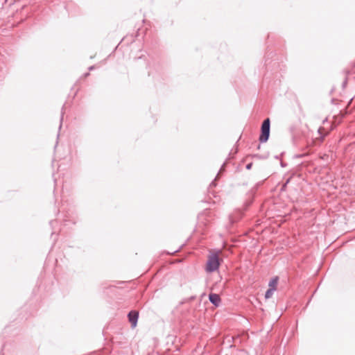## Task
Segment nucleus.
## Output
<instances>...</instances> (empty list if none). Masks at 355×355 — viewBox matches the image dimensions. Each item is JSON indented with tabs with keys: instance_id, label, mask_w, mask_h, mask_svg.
Returning a JSON list of instances; mask_svg holds the SVG:
<instances>
[{
	"instance_id": "obj_1",
	"label": "nucleus",
	"mask_w": 355,
	"mask_h": 355,
	"mask_svg": "<svg viewBox=\"0 0 355 355\" xmlns=\"http://www.w3.org/2000/svg\"><path fill=\"white\" fill-rule=\"evenodd\" d=\"M220 266V261L218 252L212 253L208 257L206 264V271L213 272L218 269Z\"/></svg>"
},
{
	"instance_id": "obj_2",
	"label": "nucleus",
	"mask_w": 355,
	"mask_h": 355,
	"mask_svg": "<svg viewBox=\"0 0 355 355\" xmlns=\"http://www.w3.org/2000/svg\"><path fill=\"white\" fill-rule=\"evenodd\" d=\"M270 132V120L269 118H266L263 120L261 126V133L259 138L260 143H265L268 140Z\"/></svg>"
},
{
	"instance_id": "obj_3",
	"label": "nucleus",
	"mask_w": 355,
	"mask_h": 355,
	"mask_svg": "<svg viewBox=\"0 0 355 355\" xmlns=\"http://www.w3.org/2000/svg\"><path fill=\"white\" fill-rule=\"evenodd\" d=\"M77 216L76 214L72 211L69 210L64 214L63 216V223L64 225H68L69 223H71L73 225L76 224L77 222Z\"/></svg>"
},
{
	"instance_id": "obj_4",
	"label": "nucleus",
	"mask_w": 355,
	"mask_h": 355,
	"mask_svg": "<svg viewBox=\"0 0 355 355\" xmlns=\"http://www.w3.org/2000/svg\"><path fill=\"white\" fill-rule=\"evenodd\" d=\"M128 318L129 322L131 324L132 327H135L137 324V320L139 318V313L137 311H131L128 314Z\"/></svg>"
},
{
	"instance_id": "obj_5",
	"label": "nucleus",
	"mask_w": 355,
	"mask_h": 355,
	"mask_svg": "<svg viewBox=\"0 0 355 355\" xmlns=\"http://www.w3.org/2000/svg\"><path fill=\"white\" fill-rule=\"evenodd\" d=\"M209 300L215 306H219L221 302L219 295L216 293H210L209 295Z\"/></svg>"
},
{
	"instance_id": "obj_6",
	"label": "nucleus",
	"mask_w": 355,
	"mask_h": 355,
	"mask_svg": "<svg viewBox=\"0 0 355 355\" xmlns=\"http://www.w3.org/2000/svg\"><path fill=\"white\" fill-rule=\"evenodd\" d=\"M278 281H279V277L277 276L272 277L269 282V284H268L269 288H273L275 291H276Z\"/></svg>"
},
{
	"instance_id": "obj_7",
	"label": "nucleus",
	"mask_w": 355,
	"mask_h": 355,
	"mask_svg": "<svg viewBox=\"0 0 355 355\" xmlns=\"http://www.w3.org/2000/svg\"><path fill=\"white\" fill-rule=\"evenodd\" d=\"M275 290L273 288H268L265 293V298L269 299L272 297Z\"/></svg>"
},
{
	"instance_id": "obj_8",
	"label": "nucleus",
	"mask_w": 355,
	"mask_h": 355,
	"mask_svg": "<svg viewBox=\"0 0 355 355\" xmlns=\"http://www.w3.org/2000/svg\"><path fill=\"white\" fill-rule=\"evenodd\" d=\"M225 164V163L223 164V166H221V168H220V171H219L218 173L217 174V175H216V178H215V179H216V178L218 177L219 173H220V171H222L224 169ZM215 180H213V181L211 182V184H210V186H211V187H212V186H215V185H216V184H215Z\"/></svg>"
},
{
	"instance_id": "obj_9",
	"label": "nucleus",
	"mask_w": 355,
	"mask_h": 355,
	"mask_svg": "<svg viewBox=\"0 0 355 355\" xmlns=\"http://www.w3.org/2000/svg\"><path fill=\"white\" fill-rule=\"evenodd\" d=\"M64 105H63L62 107V113H61V116H60V124L59 126V129H60L62 127V121L63 119V115H64Z\"/></svg>"
},
{
	"instance_id": "obj_10",
	"label": "nucleus",
	"mask_w": 355,
	"mask_h": 355,
	"mask_svg": "<svg viewBox=\"0 0 355 355\" xmlns=\"http://www.w3.org/2000/svg\"><path fill=\"white\" fill-rule=\"evenodd\" d=\"M306 155V154L302 153V154H297L294 156L295 158H302Z\"/></svg>"
},
{
	"instance_id": "obj_11",
	"label": "nucleus",
	"mask_w": 355,
	"mask_h": 355,
	"mask_svg": "<svg viewBox=\"0 0 355 355\" xmlns=\"http://www.w3.org/2000/svg\"><path fill=\"white\" fill-rule=\"evenodd\" d=\"M252 162H250V163H248V164H246L245 168L247 170H250L252 168Z\"/></svg>"
},
{
	"instance_id": "obj_12",
	"label": "nucleus",
	"mask_w": 355,
	"mask_h": 355,
	"mask_svg": "<svg viewBox=\"0 0 355 355\" xmlns=\"http://www.w3.org/2000/svg\"><path fill=\"white\" fill-rule=\"evenodd\" d=\"M347 83V78H345V80L343 81V83L342 84V87L343 89L346 87Z\"/></svg>"
},
{
	"instance_id": "obj_13",
	"label": "nucleus",
	"mask_w": 355,
	"mask_h": 355,
	"mask_svg": "<svg viewBox=\"0 0 355 355\" xmlns=\"http://www.w3.org/2000/svg\"><path fill=\"white\" fill-rule=\"evenodd\" d=\"M290 181V179L288 178L286 182H285V184L282 186V189H284V188L286 187V185L288 184V183Z\"/></svg>"
},
{
	"instance_id": "obj_14",
	"label": "nucleus",
	"mask_w": 355,
	"mask_h": 355,
	"mask_svg": "<svg viewBox=\"0 0 355 355\" xmlns=\"http://www.w3.org/2000/svg\"><path fill=\"white\" fill-rule=\"evenodd\" d=\"M261 184L262 182H257L255 185V189H257Z\"/></svg>"
},
{
	"instance_id": "obj_15",
	"label": "nucleus",
	"mask_w": 355,
	"mask_h": 355,
	"mask_svg": "<svg viewBox=\"0 0 355 355\" xmlns=\"http://www.w3.org/2000/svg\"><path fill=\"white\" fill-rule=\"evenodd\" d=\"M94 68H95V67H94V66H91V67H89V71H92V70H93Z\"/></svg>"
},
{
	"instance_id": "obj_16",
	"label": "nucleus",
	"mask_w": 355,
	"mask_h": 355,
	"mask_svg": "<svg viewBox=\"0 0 355 355\" xmlns=\"http://www.w3.org/2000/svg\"><path fill=\"white\" fill-rule=\"evenodd\" d=\"M89 75V73H85L84 74V76H85V77H87V76H88Z\"/></svg>"
},
{
	"instance_id": "obj_17",
	"label": "nucleus",
	"mask_w": 355,
	"mask_h": 355,
	"mask_svg": "<svg viewBox=\"0 0 355 355\" xmlns=\"http://www.w3.org/2000/svg\"><path fill=\"white\" fill-rule=\"evenodd\" d=\"M55 223V221L51 220V221L50 222V225H53V223Z\"/></svg>"
},
{
	"instance_id": "obj_18",
	"label": "nucleus",
	"mask_w": 355,
	"mask_h": 355,
	"mask_svg": "<svg viewBox=\"0 0 355 355\" xmlns=\"http://www.w3.org/2000/svg\"><path fill=\"white\" fill-rule=\"evenodd\" d=\"M257 148H258V149H259V148H260V144H259V145H258Z\"/></svg>"
}]
</instances>
